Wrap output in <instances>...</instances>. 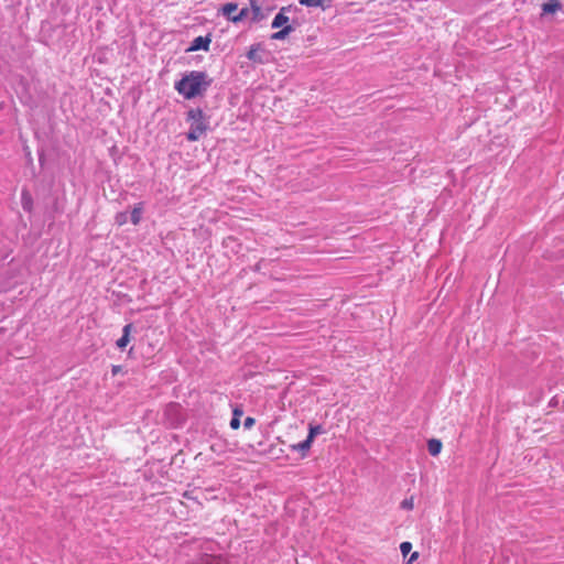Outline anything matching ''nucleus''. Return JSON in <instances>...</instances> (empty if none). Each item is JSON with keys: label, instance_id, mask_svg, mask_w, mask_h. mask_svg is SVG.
Wrapping results in <instances>:
<instances>
[{"label": "nucleus", "instance_id": "4", "mask_svg": "<svg viewBox=\"0 0 564 564\" xmlns=\"http://www.w3.org/2000/svg\"><path fill=\"white\" fill-rule=\"evenodd\" d=\"M210 42H212V40L208 36H197L193 40V42L187 51L188 52H194V51H199V50L208 51Z\"/></svg>", "mask_w": 564, "mask_h": 564}, {"label": "nucleus", "instance_id": "16", "mask_svg": "<svg viewBox=\"0 0 564 564\" xmlns=\"http://www.w3.org/2000/svg\"><path fill=\"white\" fill-rule=\"evenodd\" d=\"M115 220L118 226H123L128 220L127 213H124V212L118 213L115 217Z\"/></svg>", "mask_w": 564, "mask_h": 564}, {"label": "nucleus", "instance_id": "15", "mask_svg": "<svg viewBox=\"0 0 564 564\" xmlns=\"http://www.w3.org/2000/svg\"><path fill=\"white\" fill-rule=\"evenodd\" d=\"M248 13H249L248 8H243V9H241V10L237 13V15H235V17L232 18V22L237 23V22L242 21L245 18H247V17H248Z\"/></svg>", "mask_w": 564, "mask_h": 564}, {"label": "nucleus", "instance_id": "2", "mask_svg": "<svg viewBox=\"0 0 564 564\" xmlns=\"http://www.w3.org/2000/svg\"><path fill=\"white\" fill-rule=\"evenodd\" d=\"M186 121L189 124L186 138L194 142L199 140L209 129L208 117L200 108H192L186 113Z\"/></svg>", "mask_w": 564, "mask_h": 564}, {"label": "nucleus", "instance_id": "14", "mask_svg": "<svg viewBox=\"0 0 564 564\" xmlns=\"http://www.w3.org/2000/svg\"><path fill=\"white\" fill-rule=\"evenodd\" d=\"M400 507L404 510H413L414 508V497L411 496L410 498H406L401 501Z\"/></svg>", "mask_w": 564, "mask_h": 564}, {"label": "nucleus", "instance_id": "1", "mask_svg": "<svg viewBox=\"0 0 564 564\" xmlns=\"http://www.w3.org/2000/svg\"><path fill=\"white\" fill-rule=\"evenodd\" d=\"M210 84L212 79L208 78L206 73L193 70L175 84V89L185 99H193L202 96Z\"/></svg>", "mask_w": 564, "mask_h": 564}, {"label": "nucleus", "instance_id": "23", "mask_svg": "<svg viewBox=\"0 0 564 564\" xmlns=\"http://www.w3.org/2000/svg\"><path fill=\"white\" fill-rule=\"evenodd\" d=\"M121 370H122V367H121V366H119V365H113V366L111 367V373H112V376H117L118 373H120V372H121Z\"/></svg>", "mask_w": 564, "mask_h": 564}, {"label": "nucleus", "instance_id": "24", "mask_svg": "<svg viewBox=\"0 0 564 564\" xmlns=\"http://www.w3.org/2000/svg\"><path fill=\"white\" fill-rule=\"evenodd\" d=\"M419 552H413L408 561V564H412L414 561L419 558Z\"/></svg>", "mask_w": 564, "mask_h": 564}, {"label": "nucleus", "instance_id": "17", "mask_svg": "<svg viewBox=\"0 0 564 564\" xmlns=\"http://www.w3.org/2000/svg\"><path fill=\"white\" fill-rule=\"evenodd\" d=\"M251 10L253 12V20H256V21L259 20L261 18V8H260V6L257 2L252 1L251 2Z\"/></svg>", "mask_w": 564, "mask_h": 564}, {"label": "nucleus", "instance_id": "20", "mask_svg": "<svg viewBox=\"0 0 564 564\" xmlns=\"http://www.w3.org/2000/svg\"><path fill=\"white\" fill-rule=\"evenodd\" d=\"M254 423H256V420L251 416H248V417H246L243 425L246 429H251L254 425Z\"/></svg>", "mask_w": 564, "mask_h": 564}, {"label": "nucleus", "instance_id": "11", "mask_svg": "<svg viewBox=\"0 0 564 564\" xmlns=\"http://www.w3.org/2000/svg\"><path fill=\"white\" fill-rule=\"evenodd\" d=\"M325 1L326 0H299V3L305 7L317 8L323 7Z\"/></svg>", "mask_w": 564, "mask_h": 564}, {"label": "nucleus", "instance_id": "12", "mask_svg": "<svg viewBox=\"0 0 564 564\" xmlns=\"http://www.w3.org/2000/svg\"><path fill=\"white\" fill-rule=\"evenodd\" d=\"M260 45H252L248 53H247V57L250 59V61H258V52L260 51Z\"/></svg>", "mask_w": 564, "mask_h": 564}, {"label": "nucleus", "instance_id": "9", "mask_svg": "<svg viewBox=\"0 0 564 564\" xmlns=\"http://www.w3.org/2000/svg\"><path fill=\"white\" fill-rule=\"evenodd\" d=\"M313 442L306 437L305 441L291 445V449L295 452H302L303 456L311 449Z\"/></svg>", "mask_w": 564, "mask_h": 564}, {"label": "nucleus", "instance_id": "3", "mask_svg": "<svg viewBox=\"0 0 564 564\" xmlns=\"http://www.w3.org/2000/svg\"><path fill=\"white\" fill-rule=\"evenodd\" d=\"M289 9L290 8H285V7L281 8L279 13L274 17V19L272 21V28L273 29H280L281 28V30L275 32V33H273L271 35L272 40H283L293 31L292 25L289 23L290 19L285 14V12Z\"/></svg>", "mask_w": 564, "mask_h": 564}, {"label": "nucleus", "instance_id": "10", "mask_svg": "<svg viewBox=\"0 0 564 564\" xmlns=\"http://www.w3.org/2000/svg\"><path fill=\"white\" fill-rule=\"evenodd\" d=\"M238 6L236 3L229 2L223 6L221 12L224 15L228 18V20L232 21V18L237 15Z\"/></svg>", "mask_w": 564, "mask_h": 564}, {"label": "nucleus", "instance_id": "7", "mask_svg": "<svg viewBox=\"0 0 564 564\" xmlns=\"http://www.w3.org/2000/svg\"><path fill=\"white\" fill-rule=\"evenodd\" d=\"M143 213V204L138 203L133 206L131 212V223L137 226L140 224Z\"/></svg>", "mask_w": 564, "mask_h": 564}, {"label": "nucleus", "instance_id": "5", "mask_svg": "<svg viewBox=\"0 0 564 564\" xmlns=\"http://www.w3.org/2000/svg\"><path fill=\"white\" fill-rule=\"evenodd\" d=\"M541 6L543 14H554L562 9L560 0H543Z\"/></svg>", "mask_w": 564, "mask_h": 564}, {"label": "nucleus", "instance_id": "13", "mask_svg": "<svg viewBox=\"0 0 564 564\" xmlns=\"http://www.w3.org/2000/svg\"><path fill=\"white\" fill-rule=\"evenodd\" d=\"M322 433V426L321 425H310V432L307 435V438H310L312 442L314 441L315 436Z\"/></svg>", "mask_w": 564, "mask_h": 564}, {"label": "nucleus", "instance_id": "18", "mask_svg": "<svg viewBox=\"0 0 564 564\" xmlns=\"http://www.w3.org/2000/svg\"><path fill=\"white\" fill-rule=\"evenodd\" d=\"M411 550H412L411 542L405 541L400 544V551L404 557L411 552Z\"/></svg>", "mask_w": 564, "mask_h": 564}, {"label": "nucleus", "instance_id": "8", "mask_svg": "<svg viewBox=\"0 0 564 564\" xmlns=\"http://www.w3.org/2000/svg\"><path fill=\"white\" fill-rule=\"evenodd\" d=\"M442 448H443V444L437 438H431L427 442V449L432 456H437L441 453Z\"/></svg>", "mask_w": 564, "mask_h": 564}, {"label": "nucleus", "instance_id": "22", "mask_svg": "<svg viewBox=\"0 0 564 564\" xmlns=\"http://www.w3.org/2000/svg\"><path fill=\"white\" fill-rule=\"evenodd\" d=\"M242 414H243V411L240 408H235L232 411V417L240 419L242 416Z\"/></svg>", "mask_w": 564, "mask_h": 564}, {"label": "nucleus", "instance_id": "21", "mask_svg": "<svg viewBox=\"0 0 564 564\" xmlns=\"http://www.w3.org/2000/svg\"><path fill=\"white\" fill-rule=\"evenodd\" d=\"M230 427L232 430H238L240 427V419L232 417L231 421H230Z\"/></svg>", "mask_w": 564, "mask_h": 564}, {"label": "nucleus", "instance_id": "6", "mask_svg": "<svg viewBox=\"0 0 564 564\" xmlns=\"http://www.w3.org/2000/svg\"><path fill=\"white\" fill-rule=\"evenodd\" d=\"M132 330V324H127L122 329V336L117 340L116 345L119 349H124L130 343V333Z\"/></svg>", "mask_w": 564, "mask_h": 564}, {"label": "nucleus", "instance_id": "19", "mask_svg": "<svg viewBox=\"0 0 564 564\" xmlns=\"http://www.w3.org/2000/svg\"><path fill=\"white\" fill-rule=\"evenodd\" d=\"M22 199H23V207L25 209H30L31 208V197L28 192L22 193Z\"/></svg>", "mask_w": 564, "mask_h": 564}]
</instances>
